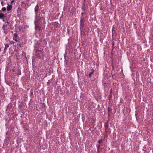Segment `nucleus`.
<instances>
[{
	"instance_id": "1",
	"label": "nucleus",
	"mask_w": 153,
	"mask_h": 153,
	"mask_svg": "<svg viewBox=\"0 0 153 153\" xmlns=\"http://www.w3.org/2000/svg\"><path fill=\"white\" fill-rule=\"evenodd\" d=\"M39 9V7L38 5H37L34 8L35 12L36 14V15L38 13Z\"/></svg>"
},
{
	"instance_id": "2",
	"label": "nucleus",
	"mask_w": 153,
	"mask_h": 153,
	"mask_svg": "<svg viewBox=\"0 0 153 153\" xmlns=\"http://www.w3.org/2000/svg\"><path fill=\"white\" fill-rule=\"evenodd\" d=\"M18 35L17 34H15L14 36L13 37V39L16 42H18L19 41V39H17Z\"/></svg>"
},
{
	"instance_id": "3",
	"label": "nucleus",
	"mask_w": 153,
	"mask_h": 153,
	"mask_svg": "<svg viewBox=\"0 0 153 153\" xmlns=\"http://www.w3.org/2000/svg\"><path fill=\"white\" fill-rule=\"evenodd\" d=\"M12 8V6L11 5H9L7 7V10L8 11H9Z\"/></svg>"
},
{
	"instance_id": "4",
	"label": "nucleus",
	"mask_w": 153,
	"mask_h": 153,
	"mask_svg": "<svg viewBox=\"0 0 153 153\" xmlns=\"http://www.w3.org/2000/svg\"><path fill=\"white\" fill-rule=\"evenodd\" d=\"M4 17V15L2 13H0V18L3 19Z\"/></svg>"
},
{
	"instance_id": "5",
	"label": "nucleus",
	"mask_w": 153,
	"mask_h": 153,
	"mask_svg": "<svg viewBox=\"0 0 153 153\" xmlns=\"http://www.w3.org/2000/svg\"><path fill=\"white\" fill-rule=\"evenodd\" d=\"M91 72L89 74V77H91L92 74H93L94 72V70L93 69H91Z\"/></svg>"
},
{
	"instance_id": "6",
	"label": "nucleus",
	"mask_w": 153,
	"mask_h": 153,
	"mask_svg": "<svg viewBox=\"0 0 153 153\" xmlns=\"http://www.w3.org/2000/svg\"><path fill=\"white\" fill-rule=\"evenodd\" d=\"M8 24V23L7 22L5 23L3 25V28L4 29L7 26V25Z\"/></svg>"
},
{
	"instance_id": "7",
	"label": "nucleus",
	"mask_w": 153,
	"mask_h": 153,
	"mask_svg": "<svg viewBox=\"0 0 153 153\" xmlns=\"http://www.w3.org/2000/svg\"><path fill=\"white\" fill-rule=\"evenodd\" d=\"M9 47V45L7 44L5 45V47L4 49V50L7 49Z\"/></svg>"
},
{
	"instance_id": "8",
	"label": "nucleus",
	"mask_w": 153,
	"mask_h": 153,
	"mask_svg": "<svg viewBox=\"0 0 153 153\" xmlns=\"http://www.w3.org/2000/svg\"><path fill=\"white\" fill-rule=\"evenodd\" d=\"M35 29L36 30H39V26H37L36 25H35Z\"/></svg>"
},
{
	"instance_id": "9",
	"label": "nucleus",
	"mask_w": 153,
	"mask_h": 153,
	"mask_svg": "<svg viewBox=\"0 0 153 153\" xmlns=\"http://www.w3.org/2000/svg\"><path fill=\"white\" fill-rule=\"evenodd\" d=\"M6 10V8L5 7H3L2 9V10L3 11H5Z\"/></svg>"
},
{
	"instance_id": "10",
	"label": "nucleus",
	"mask_w": 153,
	"mask_h": 153,
	"mask_svg": "<svg viewBox=\"0 0 153 153\" xmlns=\"http://www.w3.org/2000/svg\"><path fill=\"white\" fill-rule=\"evenodd\" d=\"M11 42V44H14V42H13V41H12Z\"/></svg>"
},
{
	"instance_id": "11",
	"label": "nucleus",
	"mask_w": 153,
	"mask_h": 153,
	"mask_svg": "<svg viewBox=\"0 0 153 153\" xmlns=\"http://www.w3.org/2000/svg\"><path fill=\"white\" fill-rule=\"evenodd\" d=\"M14 2V1L13 0L11 2V4H12Z\"/></svg>"
},
{
	"instance_id": "12",
	"label": "nucleus",
	"mask_w": 153,
	"mask_h": 153,
	"mask_svg": "<svg viewBox=\"0 0 153 153\" xmlns=\"http://www.w3.org/2000/svg\"><path fill=\"white\" fill-rule=\"evenodd\" d=\"M98 141H99V143H100L101 141L100 140H99Z\"/></svg>"
},
{
	"instance_id": "13",
	"label": "nucleus",
	"mask_w": 153,
	"mask_h": 153,
	"mask_svg": "<svg viewBox=\"0 0 153 153\" xmlns=\"http://www.w3.org/2000/svg\"><path fill=\"white\" fill-rule=\"evenodd\" d=\"M3 3V2L2 1V2H1V4H2Z\"/></svg>"
}]
</instances>
